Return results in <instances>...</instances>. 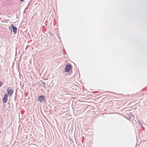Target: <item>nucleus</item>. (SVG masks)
I'll return each instance as SVG.
<instances>
[{"label": "nucleus", "mask_w": 147, "mask_h": 147, "mask_svg": "<svg viewBox=\"0 0 147 147\" xmlns=\"http://www.w3.org/2000/svg\"><path fill=\"white\" fill-rule=\"evenodd\" d=\"M7 94L9 96L11 95L13 92V89L11 87L8 88L7 90Z\"/></svg>", "instance_id": "nucleus-1"}, {"label": "nucleus", "mask_w": 147, "mask_h": 147, "mask_svg": "<svg viewBox=\"0 0 147 147\" xmlns=\"http://www.w3.org/2000/svg\"><path fill=\"white\" fill-rule=\"evenodd\" d=\"M38 100L40 102H44L45 101V96L44 95L39 96L38 98Z\"/></svg>", "instance_id": "nucleus-2"}, {"label": "nucleus", "mask_w": 147, "mask_h": 147, "mask_svg": "<svg viewBox=\"0 0 147 147\" xmlns=\"http://www.w3.org/2000/svg\"><path fill=\"white\" fill-rule=\"evenodd\" d=\"M8 98V95L7 94H5L3 99V103H6L7 102Z\"/></svg>", "instance_id": "nucleus-3"}, {"label": "nucleus", "mask_w": 147, "mask_h": 147, "mask_svg": "<svg viewBox=\"0 0 147 147\" xmlns=\"http://www.w3.org/2000/svg\"><path fill=\"white\" fill-rule=\"evenodd\" d=\"M71 66L70 65H67L65 67V71L66 72H68L71 68Z\"/></svg>", "instance_id": "nucleus-4"}, {"label": "nucleus", "mask_w": 147, "mask_h": 147, "mask_svg": "<svg viewBox=\"0 0 147 147\" xmlns=\"http://www.w3.org/2000/svg\"><path fill=\"white\" fill-rule=\"evenodd\" d=\"M11 26L12 28L13 32L15 34H16L17 32V28L16 27L14 26L12 24L11 25Z\"/></svg>", "instance_id": "nucleus-5"}, {"label": "nucleus", "mask_w": 147, "mask_h": 147, "mask_svg": "<svg viewBox=\"0 0 147 147\" xmlns=\"http://www.w3.org/2000/svg\"><path fill=\"white\" fill-rule=\"evenodd\" d=\"M2 84L3 83L2 82H0V87L2 86Z\"/></svg>", "instance_id": "nucleus-6"}, {"label": "nucleus", "mask_w": 147, "mask_h": 147, "mask_svg": "<svg viewBox=\"0 0 147 147\" xmlns=\"http://www.w3.org/2000/svg\"><path fill=\"white\" fill-rule=\"evenodd\" d=\"M19 0L22 2H23L24 1V0Z\"/></svg>", "instance_id": "nucleus-7"}]
</instances>
